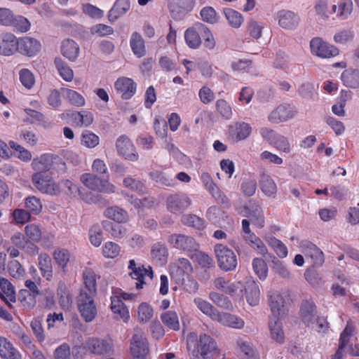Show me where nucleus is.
Returning a JSON list of instances; mask_svg holds the SVG:
<instances>
[{
    "mask_svg": "<svg viewBox=\"0 0 359 359\" xmlns=\"http://www.w3.org/2000/svg\"><path fill=\"white\" fill-rule=\"evenodd\" d=\"M79 47L72 40L67 39L62 43V55L70 60H74L79 54Z\"/></svg>",
    "mask_w": 359,
    "mask_h": 359,
    "instance_id": "30",
    "label": "nucleus"
},
{
    "mask_svg": "<svg viewBox=\"0 0 359 359\" xmlns=\"http://www.w3.org/2000/svg\"><path fill=\"white\" fill-rule=\"evenodd\" d=\"M210 298L215 304L224 309L231 310L233 307L229 298L223 294L212 292L210 293Z\"/></svg>",
    "mask_w": 359,
    "mask_h": 359,
    "instance_id": "50",
    "label": "nucleus"
},
{
    "mask_svg": "<svg viewBox=\"0 0 359 359\" xmlns=\"http://www.w3.org/2000/svg\"><path fill=\"white\" fill-rule=\"evenodd\" d=\"M182 222L184 225L198 230H202L205 228L203 219L194 214L184 215L182 217Z\"/></svg>",
    "mask_w": 359,
    "mask_h": 359,
    "instance_id": "41",
    "label": "nucleus"
},
{
    "mask_svg": "<svg viewBox=\"0 0 359 359\" xmlns=\"http://www.w3.org/2000/svg\"><path fill=\"white\" fill-rule=\"evenodd\" d=\"M245 294L247 301L251 306L258 304L259 300V290L255 283L249 285L248 287L245 288Z\"/></svg>",
    "mask_w": 359,
    "mask_h": 359,
    "instance_id": "48",
    "label": "nucleus"
},
{
    "mask_svg": "<svg viewBox=\"0 0 359 359\" xmlns=\"http://www.w3.org/2000/svg\"><path fill=\"white\" fill-rule=\"evenodd\" d=\"M272 263V269L276 273L278 274L280 277L283 278H289L290 273L288 270L280 260L273 257Z\"/></svg>",
    "mask_w": 359,
    "mask_h": 359,
    "instance_id": "64",
    "label": "nucleus"
},
{
    "mask_svg": "<svg viewBox=\"0 0 359 359\" xmlns=\"http://www.w3.org/2000/svg\"><path fill=\"white\" fill-rule=\"evenodd\" d=\"M245 212H248L247 217L251 222L259 228L264 226V217L260 207L256 206L255 208H245Z\"/></svg>",
    "mask_w": 359,
    "mask_h": 359,
    "instance_id": "32",
    "label": "nucleus"
},
{
    "mask_svg": "<svg viewBox=\"0 0 359 359\" xmlns=\"http://www.w3.org/2000/svg\"><path fill=\"white\" fill-rule=\"evenodd\" d=\"M118 93L124 100L130 99L136 91V84L133 79L128 77L118 78L114 83Z\"/></svg>",
    "mask_w": 359,
    "mask_h": 359,
    "instance_id": "14",
    "label": "nucleus"
},
{
    "mask_svg": "<svg viewBox=\"0 0 359 359\" xmlns=\"http://www.w3.org/2000/svg\"><path fill=\"white\" fill-rule=\"evenodd\" d=\"M84 287L81 290H86L87 294L97 295L96 274L90 269H86L83 273Z\"/></svg>",
    "mask_w": 359,
    "mask_h": 359,
    "instance_id": "23",
    "label": "nucleus"
},
{
    "mask_svg": "<svg viewBox=\"0 0 359 359\" xmlns=\"http://www.w3.org/2000/svg\"><path fill=\"white\" fill-rule=\"evenodd\" d=\"M95 296L87 294L86 290H81L76 298L78 309L87 323L91 322L97 316V307L94 301Z\"/></svg>",
    "mask_w": 359,
    "mask_h": 359,
    "instance_id": "2",
    "label": "nucleus"
},
{
    "mask_svg": "<svg viewBox=\"0 0 359 359\" xmlns=\"http://www.w3.org/2000/svg\"><path fill=\"white\" fill-rule=\"evenodd\" d=\"M54 258L60 266L65 268L69 261L70 254L65 249L57 250L54 252Z\"/></svg>",
    "mask_w": 359,
    "mask_h": 359,
    "instance_id": "58",
    "label": "nucleus"
},
{
    "mask_svg": "<svg viewBox=\"0 0 359 359\" xmlns=\"http://www.w3.org/2000/svg\"><path fill=\"white\" fill-rule=\"evenodd\" d=\"M30 325L38 341L43 342L45 340V334L42 327V318L40 317L34 318L31 321Z\"/></svg>",
    "mask_w": 359,
    "mask_h": 359,
    "instance_id": "54",
    "label": "nucleus"
},
{
    "mask_svg": "<svg viewBox=\"0 0 359 359\" xmlns=\"http://www.w3.org/2000/svg\"><path fill=\"white\" fill-rule=\"evenodd\" d=\"M73 116L76 125L80 127L88 126L93 121V116L89 111H83L81 112H77L74 114Z\"/></svg>",
    "mask_w": 359,
    "mask_h": 359,
    "instance_id": "49",
    "label": "nucleus"
},
{
    "mask_svg": "<svg viewBox=\"0 0 359 359\" xmlns=\"http://www.w3.org/2000/svg\"><path fill=\"white\" fill-rule=\"evenodd\" d=\"M224 326L236 329H241L244 327V320L233 314L229 313H218L215 320Z\"/></svg>",
    "mask_w": 359,
    "mask_h": 359,
    "instance_id": "19",
    "label": "nucleus"
},
{
    "mask_svg": "<svg viewBox=\"0 0 359 359\" xmlns=\"http://www.w3.org/2000/svg\"><path fill=\"white\" fill-rule=\"evenodd\" d=\"M103 226L114 238H121L126 233V229L120 223H112L109 221L103 222Z\"/></svg>",
    "mask_w": 359,
    "mask_h": 359,
    "instance_id": "47",
    "label": "nucleus"
},
{
    "mask_svg": "<svg viewBox=\"0 0 359 359\" xmlns=\"http://www.w3.org/2000/svg\"><path fill=\"white\" fill-rule=\"evenodd\" d=\"M61 90L64 96L71 104L76 107H82L85 104V99L76 91L65 88Z\"/></svg>",
    "mask_w": 359,
    "mask_h": 359,
    "instance_id": "38",
    "label": "nucleus"
},
{
    "mask_svg": "<svg viewBox=\"0 0 359 359\" xmlns=\"http://www.w3.org/2000/svg\"><path fill=\"white\" fill-rule=\"evenodd\" d=\"M294 116V111L289 104H280L269 116L271 123H278L292 118Z\"/></svg>",
    "mask_w": 359,
    "mask_h": 359,
    "instance_id": "15",
    "label": "nucleus"
},
{
    "mask_svg": "<svg viewBox=\"0 0 359 359\" xmlns=\"http://www.w3.org/2000/svg\"><path fill=\"white\" fill-rule=\"evenodd\" d=\"M311 52L320 57L329 58L339 54V50L333 46L324 42L320 38H314L310 42Z\"/></svg>",
    "mask_w": 359,
    "mask_h": 359,
    "instance_id": "8",
    "label": "nucleus"
},
{
    "mask_svg": "<svg viewBox=\"0 0 359 359\" xmlns=\"http://www.w3.org/2000/svg\"><path fill=\"white\" fill-rule=\"evenodd\" d=\"M39 265L43 276L47 280H50L53 276L52 262L50 256L46 253L41 254L39 257Z\"/></svg>",
    "mask_w": 359,
    "mask_h": 359,
    "instance_id": "31",
    "label": "nucleus"
},
{
    "mask_svg": "<svg viewBox=\"0 0 359 359\" xmlns=\"http://www.w3.org/2000/svg\"><path fill=\"white\" fill-rule=\"evenodd\" d=\"M236 137L238 140L246 139L252 132L251 126L245 122L236 124Z\"/></svg>",
    "mask_w": 359,
    "mask_h": 359,
    "instance_id": "56",
    "label": "nucleus"
},
{
    "mask_svg": "<svg viewBox=\"0 0 359 359\" xmlns=\"http://www.w3.org/2000/svg\"><path fill=\"white\" fill-rule=\"evenodd\" d=\"M163 323L173 330H178L180 329L179 319L177 313L175 311H167L161 314V316Z\"/></svg>",
    "mask_w": 359,
    "mask_h": 359,
    "instance_id": "40",
    "label": "nucleus"
},
{
    "mask_svg": "<svg viewBox=\"0 0 359 359\" xmlns=\"http://www.w3.org/2000/svg\"><path fill=\"white\" fill-rule=\"evenodd\" d=\"M279 25L285 29H292L299 24V18L294 13L289 11H283L278 15Z\"/></svg>",
    "mask_w": 359,
    "mask_h": 359,
    "instance_id": "21",
    "label": "nucleus"
},
{
    "mask_svg": "<svg viewBox=\"0 0 359 359\" xmlns=\"http://www.w3.org/2000/svg\"><path fill=\"white\" fill-rule=\"evenodd\" d=\"M111 309L116 315V318L122 319L124 322L128 319V310L118 297H111Z\"/></svg>",
    "mask_w": 359,
    "mask_h": 359,
    "instance_id": "25",
    "label": "nucleus"
},
{
    "mask_svg": "<svg viewBox=\"0 0 359 359\" xmlns=\"http://www.w3.org/2000/svg\"><path fill=\"white\" fill-rule=\"evenodd\" d=\"M344 83L350 88H359V70H346L341 75Z\"/></svg>",
    "mask_w": 359,
    "mask_h": 359,
    "instance_id": "39",
    "label": "nucleus"
},
{
    "mask_svg": "<svg viewBox=\"0 0 359 359\" xmlns=\"http://www.w3.org/2000/svg\"><path fill=\"white\" fill-rule=\"evenodd\" d=\"M300 317L306 326L314 327L317 310L313 301L308 299L302 301L300 306Z\"/></svg>",
    "mask_w": 359,
    "mask_h": 359,
    "instance_id": "10",
    "label": "nucleus"
},
{
    "mask_svg": "<svg viewBox=\"0 0 359 359\" xmlns=\"http://www.w3.org/2000/svg\"><path fill=\"white\" fill-rule=\"evenodd\" d=\"M34 295L31 294L30 291L27 290H20L18 299L20 302L21 305L27 309H31L34 307L36 304V300Z\"/></svg>",
    "mask_w": 359,
    "mask_h": 359,
    "instance_id": "37",
    "label": "nucleus"
},
{
    "mask_svg": "<svg viewBox=\"0 0 359 359\" xmlns=\"http://www.w3.org/2000/svg\"><path fill=\"white\" fill-rule=\"evenodd\" d=\"M215 253L218 266L221 269L229 271L236 269L237 259L236 255L231 249L222 244H217L215 246Z\"/></svg>",
    "mask_w": 359,
    "mask_h": 359,
    "instance_id": "5",
    "label": "nucleus"
},
{
    "mask_svg": "<svg viewBox=\"0 0 359 359\" xmlns=\"http://www.w3.org/2000/svg\"><path fill=\"white\" fill-rule=\"evenodd\" d=\"M303 252L306 257L313 261L314 266H320L324 263L323 252L316 245L311 243L305 244L303 247Z\"/></svg>",
    "mask_w": 359,
    "mask_h": 359,
    "instance_id": "20",
    "label": "nucleus"
},
{
    "mask_svg": "<svg viewBox=\"0 0 359 359\" xmlns=\"http://www.w3.org/2000/svg\"><path fill=\"white\" fill-rule=\"evenodd\" d=\"M20 79L22 84L29 89L31 88L35 83L33 74L27 69H23L20 72Z\"/></svg>",
    "mask_w": 359,
    "mask_h": 359,
    "instance_id": "59",
    "label": "nucleus"
},
{
    "mask_svg": "<svg viewBox=\"0 0 359 359\" xmlns=\"http://www.w3.org/2000/svg\"><path fill=\"white\" fill-rule=\"evenodd\" d=\"M138 320L142 323H147L153 316L152 308L146 303L141 304L137 311Z\"/></svg>",
    "mask_w": 359,
    "mask_h": 359,
    "instance_id": "51",
    "label": "nucleus"
},
{
    "mask_svg": "<svg viewBox=\"0 0 359 359\" xmlns=\"http://www.w3.org/2000/svg\"><path fill=\"white\" fill-rule=\"evenodd\" d=\"M151 255L152 259L159 264H165L168 259V248L163 243H155L151 247Z\"/></svg>",
    "mask_w": 359,
    "mask_h": 359,
    "instance_id": "27",
    "label": "nucleus"
},
{
    "mask_svg": "<svg viewBox=\"0 0 359 359\" xmlns=\"http://www.w3.org/2000/svg\"><path fill=\"white\" fill-rule=\"evenodd\" d=\"M131 353L137 359H142L149 353L148 343L144 337L142 330L140 328L135 329V333L130 344Z\"/></svg>",
    "mask_w": 359,
    "mask_h": 359,
    "instance_id": "7",
    "label": "nucleus"
},
{
    "mask_svg": "<svg viewBox=\"0 0 359 359\" xmlns=\"http://www.w3.org/2000/svg\"><path fill=\"white\" fill-rule=\"evenodd\" d=\"M90 243L95 247H98L102 242V231L99 226H93L89 231Z\"/></svg>",
    "mask_w": 359,
    "mask_h": 359,
    "instance_id": "57",
    "label": "nucleus"
},
{
    "mask_svg": "<svg viewBox=\"0 0 359 359\" xmlns=\"http://www.w3.org/2000/svg\"><path fill=\"white\" fill-rule=\"evenodd\" d=\"M104 215L109 219L114 220L118 223L125 222L128 219L127 212L116 206L107 208Z\"/></svg>",
    "mask_w": 359,
    "mask_h": 359,
    "instance_id": "34",
    "label": "nucleus"
},
{
    "mask_svg": "<svg viewBox=\"0 0 359 359\" xmlns=\"http://www.w3.org/2000/svg\"><path fill=\"white\" fill-rule=\"evenodd\" d=\"M86 348L93 354L104 355L112 351V343L103 339L90 338L86 342Z\"/></svg>",
    "mask_w": 359,
    "mask_h": 359,
    "instance_id": "13",
    "label": "nucleus"
},
{
    "mask_svg": "<svg viewBox=\"0 0 359 359\" xmlns=\"http://www.w3.org/2000/svg\"><path fill=\"white\" fill-rule=\"evenodd\" d=\"M0 355L5 359H20L18 352L5 338L0 337Z\"/></svg>",
    "mask_w": 359,
    "mask_h": 359,
    "instance_id": "28",
    "label": "nucleus"
},
{
    "mask_svg": "<svg viewBox=\"0 0 359 359\" xmlns=\"http://www.w3.org/2000/svg\"><path fill=\"white\" fill-rule=\"evenodd\" d=\"M116 149L119 154L124 156L126 159L135 161L138 158V154L135 151V147L130 139L122 135L116 140Z\"/></svg>",
    "mask_w": 359,
    "mask_h": 359,
    "instance_id": "11",
    "label": "nucleus"
},
{
    "mask_svg": "<svg viewBox=\"0 0 359 359\" xmlns=\"http://www.w3.org/2000/svg\"><path fill=\"white\" fill-rule=\"evenodd\" d=\"M130 276L133 279L137 280L138 282L136 283V287L137 289L142 288V285L144 283L143 279L145 276H148L151 279L153 278V271L151 268L149 267V269H147L144 267H137L135 268V269L130 273Z\"/></svg>",
    "mask_w": 359,
    "mask_h": 359,
    "instance_id": "36",
    "label": "nucleus"
},
{
    "mask_svg": "<svg viewBox=\"0 0 359 359\" xmlns=\"http://www.w3.org/2000/svg\"><path fill=\"white\" fill-rule=\"evenodd\" d=\"M167 241L172 248L177 250L191 252L197 251L199 248V244L194 238L183 233H172L168 236Z\"/></svg>",
    "mask_w": 359,
    "mask_h": 359,
    "instance_id": "6",
    "label": "nucleus"
},
{
    "mask_svg": "<svg viewBox=\"0 0 359 359\" xmlns=\"http://www.w3.org/2000/svg\"><path fill=\"white\" fill-rule=\"evenodd\" d=\"M32 165L36 171L32 177L34 187L41 193L52 196L59 195L61 192L60 184L53 180L50 172V157L41 156L39 159H34Z\"/></svg>",
    "mask_w": 359,
    "mask_h": 359,
    "instance_id": "1",
    "label": "nucleus"
},
{
    "mask_svg": "<svg viewBox=\"0 0 359 359\" xmlns=\"http://www.w3.org/2000/svg\"><path fill=\"white\" fill-rule=\"evenodd\" d=\"M194 3V0H177V5L180 7V10L177 11L175 6H170V11L172 16L175 19H181L186 13L189 11Z\"/></svg>",
    "mask_w": 359,
    "mask_h": 359,
    "instance_id": "29",
    "label": "nucleus"
},
{
    "mask_svg": "<svg viewBox=\"0 0 359 359\" xmlns=\"http://www.w3.org/2000/svg\"><path fill=\"white\" fill-rule=\"evenodd\" d=\"M41 48L40 43L35 39L23 37L18 39V50L28 56L35 55Z\"/></svg>",
    "mask_w": 359,
    "mask_h": 359,
    "instance_id": "18",
    "label": "nucleus"
},
{
    "mask_svg": "<svg viewBox=\"0 0 359 359\" xmlns=\"http://www.w3.org/2000/svg\"><path fill=\"white\" fill-rule=\"evenodd\" d=\"M194 302L197 308L204 314L209 316L213 320H215L217 314H218L219 312L212 306L211 304L201 298L194 299Z\"/></svg>",
    "mask_w": 359,
    "mask_h": 359,
    "instance_id": "33",
    "label": "nucleus"
},
{
    "mask_svg": "<svg viewBox=\"0 0 359 359\" xmlns=\"http://www.w3.org/2000/svg\"><path fill=\"white\" fill-rule=\"evenodd\" d=\"M55 63L62 79L67 81H71L74 77L72 69L60 58H55Z\"/></svg>",
    "mask_w": 359,
    "mask_h": 359,
    "instance_id": "44",
    "label": "nucleus"
},
{
    "mask_svg": "<svg viewBox=\"0 0 359 359\" xmlns=\"http://www.w3.org/2000/svg\"><path fill=\"white\" fill-rule=\"evenodd\" d=\"M81 144L87 148H95L99 144L100 138L95 133L86 130L81 135Z\"/></svg>",
    "mask_w": 359,
    "mask_h": 359,
    "instance_id": "46",
    "label": "nucleus"
},
{
    "mask_svg": "<svg viewBox=\"0 0 359 359\" xmlns=\"http://www.w3.org/2000/svg\"><path fill=\"white\" fill-rule=\"evenodd\" d=\"M237 346L244 354V359H259L252 345L241 339L237 340Z\"/></svg>",
    "mask_w": 359,
    "mask_h": 359,
    "instance_id": "43",
    "label": "nucleus"
},
{
    "mask_svg": "<svg viewBox=\"0 0 359 359\" xmlns=\"http://www.w3.org/2000/svg\"><path fill=\"white\" fill-rule=\"evenodd\" d=\"M216 347V343L210 336L201 334L197 348L198 359H214Z\"/></svg>",
    "mask_w": 359,
    "mask_h": 359,
    "instance_id": "9",
    "label": "nucleus"
},
{
    "mask_svg": "<svg viewBox=\"0 0 359 359\" xmlns=\"http://www.w3.org/2000/svg\"><path fill=\"white\" fill-rule=\"evenodd\" d=\"M25 234L27 237L34 241H39L41 238V231L39 226L31 224L25 226Z\"/></svg>",
    "mask_w": 359,
    "mask_h": 359,
    "instance_id": "61",
    "label": "nucleus"
},
{
    "mask_svg": "<svg viewBox=\"0 0 359 359\" xmlns=\"http://www.w3.org/2000/svg\"><path fill=\"white\" fill-rule=\"evenodd\" d=\"M25 207L28 211L34 215L39 214L42 210V204L39 198L35 196H29L26 198Z\"/></svg>",
    "mask_w": 359,
    "mask_h": 359,
    "instance_id": "55",
    "label": "nucleus"
},
{
    "mask_svg": "<svg viewBox=\"0 0 359 359\" xmlns=\"http://www.w3.org/2000/svg\"><path fill=\"white\" fill-rule=\"evenodd\" d=\"M198 26L196 28L188 29L185 34L184 37L187 43L191 48H197L201 43V39L199 34Z\"/></svg>",
    "mask_w": 359,
    "mask_h": 359,
    "instance_id": "35",
    "label": "nucleus"
},
{
    "mask_svg": "<svg viewBox=\"0 0 359 359\" xmlns=\"http://www.w3.org/2000/svg\"><path fill=\"white\" fill-rule=\"evenodd\" d=\"M224 13L231 27L234 28L240 27L243 22V17L241 13L231 8H225Z\"/></svg>",
    "mask_w": 359,
    "mask_h": 359,
    "instance_id": "45",
    "label": "nucleus"
},
{
    "mask_svg": "<svg viewBox=\"0 0 359 359\" xmlns=\"http://www.w3.org/2000/svg\"><path fill=\"white\" fill-rule=\"evenodd\" d=\"M289 303L290 297L287 294L277 291L269 294V304L273 318L281 319L285 317L288 312Z\"/></svg>",
    "mask_w": 359,
    "mask_h": 359,
    "instance_id": "3",
    "label": "nucleus"
},
{
    "mask_svg": "<svg viewBox=\"0 0 359 359\" xmlns=\"http://www.w3.org/2000/svg\"><path fill=\"white\" fill-rule=\"evenodd\" d=\"M0 52L4 55H11L18 50V39L11 33H4L1 36Z\"/></svg>",
    "mask_w": 359,
    "mask_h": 359,
    "instance_id": "17",
    "label": "nucleus"
},
{
    "mask_svg": "<svg viewBox=\"0 0 359 359\" xmlns=\"http://www.w3.org/2000/svg\"><path fill=\"white\" fill-rule=\"evenodd\" d=\"M130 46L133 53L137 57H142L144 56L146 53L144 41L139 33L134 32L132 34L130 40Z\"/></svg>",
    "mask_w": 359,
    "mask_h": 359,
    "instance_id": "24",
    "label": "nucleus"
},
{
    "mask_svg": "<svg viewBox=\"0 0 359 359\" xmlns=\"http://www.w3.org/2000/svg\"><path fill=\"white\" fill-rule=\"evenodd\" d=\"M279 319L274 318L273 320L271 319L269 323V327L271 331V335L273 339L277 342L282 343L284 341V334L281 327Z\"/></svg>",
    "mask_w": 359,
    "mask_h": 359,
    "instance_id": "42",
    "label": "nucleus"
},
{
    "mask_svg": "<svg viewBox=\"0 0 359 359\" xmlns=\"http://www.w3.org/2000/svg\"><path fill=\"white\" fill-rule=\"evenodd\" d=\"M167 208L173 214H179L191 205V200L184 195L173 194L167 198Z\"/></svg>",
    "mask_w": 359,
    "mask_h": 359,
    "instance_id": "12",
    "label": "nucleus"
},
{
    "mask_svg": "<svg viewBox=\"0 0 359 359\" xmlns=\"http://www.w3.org/2000/svg\"><path fill=\"white\" fill-rule=\"evenodd\" d=\"M0 298L10 309H13L12 303L16 302L14 287L6 278L0 277Z\"/></svg>",
    "mask_w": 359,
    "mask_h": 359,
    "instance_id": "16",
    "label": "nucleus"
},
{
    "mask_svg": "<svg viewBox=\"0 0 359 359\" xmlns=\"http://www.w3.org/2000/svg\"><path fill=\"white\" fill-rule=\"evenodd\" d=\"M120 252V247L115 243H106L103 248V255L107 258H115Z\"/></svg>",
    "mask_w": 359,
    "mask_h": 359,
    "instance_id": "62",
    "label": "nucleus"
},
{
    "mask_svg": "<svg viewBox=\"0 0 359 359\" xmlns=\"http://www.w3.org/2000/svg\"><path fill=\"white\" fill-rule=\"evenodd\" d=\"M198 29L204 39L205 47L210 50L213 49L215 46V41L210 30L203 25H198Z\"/></svg>",
    "mask_w": 359,
    "mask_h": 359,
    "instance_id": "53",
    "label": "nucleus"
},
{
    "mask_svg": "<svg viewBox=\"0 0 359 359\" xmlns=\"http://www.w3.org/2000/svg\"><path fill=\"white\" fill-rule=\"evenodd\" d=\"M14 22L13 12L6 8H0V25L10 26Z\"/></svg>",
    "mask_w": 359,
    "mask_h": 359,
    "instance_id": "63",
    "label": "nucleus"
},
{
    "mask_svg": "<svg viewBox=\"0 0 359 359\" xmlns=\"http://www.w3.org/2000/svg\"><path fill=\"white\" fill-rule=\"evenodd\" d=\"M81 182L89 189L104 194L115 192V187L108 180H102L93 173H84L80 177Z\"/></svg>",
    "mask_w": 359,
    "mask_h": 359,
    "instance_id": "4",
    "label": "nucleus"
},
{
    "mask_svg": "<svg viewBox=\"0 0 359 359\" xmlns=\"http://www.w3.org/2000/svg\"><path fill=\"white\" fill-rule=\"evenodd\" d=\"M259 184L261 190L267 196L273 197L276 194V184L273 179L264 172L260 174Z\"/></svg>",
    "mask_w": 359,
    "mask_h": 359,
    "instance_id": "22",
    "label": "nucleus"
},
{
    "mask_svg": "<svg viewBox=\"0 0 359 359\" xmlns=\"http://www.w3.org/2000/svg\"><path fill=\"white\" fill-rule=\"evenodd\" d=\"M196 252V261L202 268L209 269L213 266V259L211 257H210L207 254L198 250Z\"/></svg>",
    "mask_w": 359,
    "mask_h": 359,
    "instance_id": "60",
    "label": "nucleus"
},
{
    "mask_svg": "<svg viewBox=\"0 0 359 359\" xmlns=\"http://www.w3.org/2000/svg\"><path fill=\"white\" fill-rule=\"evenodd\" d=\"M130 0H116L109 13L110 21H114L130 9Z\"/></svg>",
    "mask_w": 359,
    "mask_h": 359,
    "instance_id": "26",
    "label": "nucleus"
},
{
    "mask_svg": "<svg viewBox=\"0 0 359 359\" xmlns=\"http://www.w3.org/2000/svg\"><path fill=\"white\" fill-rule=\"evenodd\" d=\"M252 267L256 274L261 279L267 276L268 268L265 261L260 258H255L252 261Z\"/></svg>",
    "mask_w": 359,
    "mask_h": 359,
    "instance_id": "52",
    "label": "nucleus"
}]
</instances>
